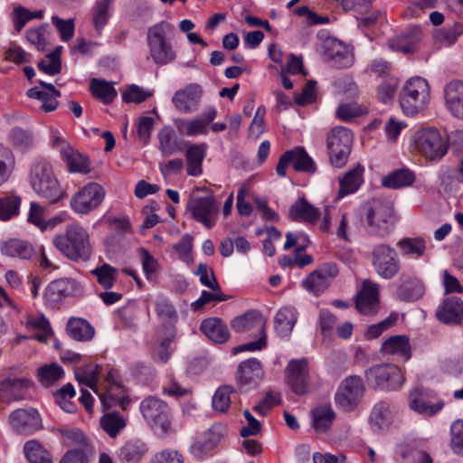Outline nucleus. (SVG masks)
Returning a JSON list of instances; mask_svg holds the SVG:
<instances>
[{
  "instance_id": "31",
  "label": "nucleus",
  "mask_w": 463,
  "mask_h": 463,
  "mask_svg": "<svg viewBox=\"0 0 463 463\" xmlns=\"http://www.w3.org/2000/svg\"><path fill=\"white\" fill-rule=\"evenodd\" d=\"M288 217L295 222L314 224L320 217V211L310 204L305 197H301L289 208Z\"/></svg>"
},
{
  "instance_id": "15",
  "label": "nucleus",
  "mask_w": 463,
  "mask_h": 463,
  "mask_svg": "<svg viewBox=\"0 0 463 463\" xmlns=\"http://www.w3.org/2000/svg\"><path fill=\"white\" fill-rule=\"evenodd\" d=\"M324 57L332 66L338 69L349 68L354 63V54L349 45L334 37L324 41Z\"/></svg>"
},
{
  "instance_id": "5",
  "label": "nucleus",
  "mask_w": 463,
  "mask_h": 463,
  "mask_svg": "<svg viewBox=\"0 0 463 463\" xmlns=\"http://www.w3.org/2000/svg\"><path fill=\"white\" fill-rule=\"evenodd\" d=\"M411 147L430 161L440 160L449 149V143L435 128L416 130L411 137Z\"/></svg>"
},
{
  "instance_id": "6",
  "label": "nucleus",
  "mask_w": 463,
  "mask_h": 463,
  "mask_svg": "<svg viewBox=\"0 0 463 463\" xmlns=\"http://www.w3.org/2000/svg\"><path fill=\"white\" fill-rule=\"evenodd\" d=\"M232 326L236 332H246L256 329L260 336L256 341L249 342L233 349V354L243 351H260L267 346L266 319L258 310L250 309L243 315L236 317L232 321Z\"/></svg>"
},
{
  "instance_id": "46",
  "label": "nucleus",
  "mask_w": 463,
  "mask_h": 463,
  "mask_svg": "<svg viewBox=\"0 0 463 463\" xmlns=\"http://www.w3.org/2000/svg\"><path fill=\"white\" fill-rule=\"evenodd\" d=\"M158 141V149L165 156H170L179 150L175 131L170 126H165L159 131Z\"/></svg>"
},
{
  "instance_id": "3",
  "label": "nucleus",
  "mask_w": 463,
  "mask_h": 463,
  "mask_svg": "<svg viewBox=\"0 0 463 463\" xmlns=\"http://www.w3.org/2000/svg\"><path fill=\"white\" fill-rule=\"evenodd\" d=\"M30 184L42 198L53 203L61 200L64 193L56 178L52 165L44 159L35 161L30 169Z\"/></svg>"
},
{
  "instance_id": "21",
  "label": "nucleus",
  "mask_w": 463,
  "mask_h": 463,
  "mask_svg": "<svg viewBox=\"0 0 463 463\" xmlns=\"http://www.w3.org/2000/svg\"><path fill=\"white\" fill-rule=\"evenodd\" d=\"M263 375L260 362L256 358H250L239 364L236 381L241 389L247 391L256 387Z\"/></svg>"
},
{
  "instance_id": "9",
  "label": "nucleus",
  "mask_w": 463,
  "mask_h": 463,
  "mask_svg": "<svg viewBox=\"0 0 463 463\" xmlns=\"http://www.w3.org/2000/svg\"><path fill=\"white\" fill-rule=\"evenodd\" d=\"M353 139L352 131L345 127L334 128L327 134L329 161L334 167L341 168L345 165L352 150Z\"/></svg>"
},
{
  "instance_id": "30",
  "label": "nucleus",
  "mask_w": 463,
  "mask_h": 463,
  "mask_svg": "<svg viewBox=\"0 0 463 463\" xmlns=\"http://www.w3.org/2000/svg\"><path fill=\"white\" fill-rule=\"evenodd\" d=\"M444 402L439 400L431 404L426 400V395L420 389H414L409 394L410 408L419 414L425 416H434L444 408Z\"/></svg>"
},
{
  "instance_id": "43",
  "label": "nucleus",
  "mask_w": 463,
  "mask_h": 463,
  "mask_svg": "<svg viewBox=\"0 0 463 463\" xmlns=\"http://www.w3.org/2000/svg\"><path fill=\"white\" fill-rule=\"evenodd\" d=\"M415 182V174L408 168H401L391 172L382 180L384 187L399 189L411 186Z\"/></svg>"
},
{
  "instance_id": "11",
  "label": "nucleus",
  "mask_w": 463,
  "mask_h": 463,
  "mask_svg": "<svg viewBox=\"0 0 463 463\" xmlns=\"http://www.w3.org/2000/svg\"><path fill=\"white\" fill-rule=\"evenodd\" d=\"M372 265L376 274L384 279L394 278L401 269V261L394 248L379 243L372 250Z\"/></svg>"
},
{
  "instance_id": "7",
  "label": "nucleus",
  "mask_w": 463,
  "mask_h": 463,
  "mask_svg": "<svg viewBox=\"0 0 463 463\" xmlns=\"http://www.w3.org/2000/svg\"><path fill=\"white\" fill-rule=\"evenodd\" d=\"M429 99V83L421 77L408 80L400 95L401 108L406 116H415L422 111Z\"/></svg>"
},
{
  "instance_id": "14",
  "label": "nucleus",
  "mask_w": 463,
  "mask_h": 463,
  "mask_svg": "<svg viewBox=\"0 0 463 463\" xmlns=\"http://www.w3.org/2000/svg\"><path fill=\"white\" fill-rule=\"evenodd\" d=\"M227 435V427L222 423H214L207 430L200 433L190 447V453L202 459L210 454Z\"/></svg>"
},
{
  "instance_id": "35",
  "label": "nucleus",
  "mask_w": 463,
  "mask_h": 463,
  "mask_svg": "<svg viewBox=\"0 0 463 463\" xmlns=\"http://www.w3.org/2000/svg\"><path fill=\"white\" fill-rule=\"evenodd\" d=\"M381 352L384 354L399 356L407 361L411 355L410 340L404 335H392L383 343Z\"/></svg>"
},
{
  "instance_id": "53",
  "label": "nucleus",
  "mask_w": 463,
  "mask_h": 463,
  "mask_svg": "<svg viewBox=\"0 0 463 463\" xmlns=\"http://www.w3.org/2000/svg\"><path fill=\"white\" fill-rule=\"evenodd\" d=\"M21 202V197L15 194L0 197V221L6 222L17 216Z\"/></svg>"
},
{
  "instance_id": "60",
  "label": "nucleus",
  "mask_w": 463,
  "mask_h": 463,
  "mask_svg": "<svg viewBox=\"0 0 463 463\" xmlns=\"http://www.w3.org/2000/svg\"><path fill=\"white\" fill-rule=\"evenodd\" d=\"M367 113L368 109L357 103H341L336 109V116L343 121H350Z\"/></svg>"
},
{
  "instance_id": "1",
  "label": "nucleus",
  "mask_w": 463,
  "mask_h": 463,
  "mask_svg": "<svg viewBox=\"0 0 463 463\" xmlns=\"http://www.w3.org/2000/svg\"><path fill=\"white\" fill-rule=\"evenodd\" d=\"M55 249L71 261H88L92 255L90 233L79 223L66 226L64 232L52 238Z\"/></svg>"
},
{
  "instance_id": "37",
  "label": "nucleus",
  "mask_w": 463,
  "mask_h": 463,
  "mask_svg": "<svg viewBox=\"0 0 463 463\" xmlns=\"http://www.w3.org/2000/svg\"><path fill=\"white\" fill-rule=\"evenodd\" d=\"M298 319L297 309L293 307H283L274 317L275 330L279 335L288 336Z\"/></svg>"
},
{
  "instance_id": "42",
  "label": "nucleus",
  "mask_w": 463,
  "mask_h": 463,
  "mask_svg": "<svg viewBox=\"0 0 463 463\" xmlns=\"http://www.w3.org/2000/svg\"><path fill=\"white\" fill-rule=\"evenodd\" d=\"M91 95L104 104H109L116 99L118 92L112 82L102 79H91L90 81Z\"/></svg>"
},
{
  "instance_id": "55",
  "label": "nucleus",
  "mask_w": 463,
  "mask_h": 463,
  "mask_svg": "<svg viewBox=\"0 0 463 463\" xmlns=\"http://www.w3.org/2000/svg\"><path fill=\"white\" fill-rule=\"evenodd\" d=\"M26 327L38 331L33 338L41 343H45L52 334L51 325L43 315L29 317L26 321Z\"/></svg>"
},
{
  "instance_id": "18",
  "label": "nucleus",
  "mask_w": 463,
  "mask_h": 463,
  "mask_svg": "<svg viewBox=\"0 0 463 463\" xmlns=\"http://www.w3.org/2000/svg\"><path fill=\"white\" fill-rule=\"evenodd\" d=\"M193 218L206 229H212L216 223L219 203L212 195L195 198L189 205Z\"/></svg>"
},
{
  "instance_id": "25",
  "label": "nucleus",
  "mask_w": 463,
  "mask_h": 463,
  "mask_svg": "<svg viewBox=\"0 0 463 463\" xmlns=\"http://www.w3.org/2000/svg\"><path fill=\"white\" fill-rule=\"evenodd\" d=\"M400 285L397 288L398 298L406 302L420 299L425 293V286L422 280L412 274H402Z\"/></svg>"
},
{
  "instance_id": "8",
  "label": "nucleus",
  "mask_w": 463,
  "mask_h": 463,
  "mask_svg": "<svg viewBox=\"0 0 463 463\" xmlns=\"http://www.w3.org/2000/svg\"><path fill=\"white\" fill-rule=\"evenodd\" d=\"M364 376L369 387L387 392L399 390L405 382L402 370L392 364H375L365 371Z\"/></svg>"
},
{
  "instance_id": "39",
  "label": "nucleus",
  "mask_w": 463,
  "mask_h": 463,
  "mask_svg": "<svg viewBox=\"0 0 463 463\" xmlns=\"http://www.w3.org/2000/svg\"><path fill=\"white\" fill-rule=\"evenodd\" d=\"M422 32L419 27H412L403 35L397 37L391 43L393 50L402 52L405 54H411L417 51L418 43L421 40Z\"/></svg>"
},
{
  "instance_id": "59",
  "label": "nucleus",
  "mask_w": 463,
  "mask_h": 463,
  "mask_svg": "<svg viewBox=\"0 0 463 463\" xmlns=\"http://www.w3.org/2000/svg\"><path fill=\"white\" fill-rule=\"evenodd\" d=\"M233 392V388L229 385L219 387L215 391L212 401L213 410L222 413L226 412L230 408L232 402L231 395Z\"/></svg>"
},
{
  "instance_id": "22",
  "label": "nucleus",
  "mask_w": 463,
  "mask_h": 463,
  "mask_svg": "<svg viewBox=\"0 0 463 463\" xmlns=\"http://www.w3.org/2000/svg\"><path fill=\"white\" fill-rule=\"evenodd\" d=\"M437 319L445 325H459L463 320V300L458 297H448L435 311Z\"/></svg>"
},
{
  "instance_id": "45",
  "label": "nucleus",
  "mask_w": 463,
  "mask_h": 463,
  "mask_svg": "<svg viewBox=\"0 0 463 463\" xmlns=\"http://www.w3.org/2000/svg\"><path fill=\"white\" fill-rule=\"evenodd\" d=\"M75 377L80 385H86L92 389L98 395L97 383L100 373V367L95 364H89L85 366L77 367L74 371Z\"/></svg>"
},
{
  "instance_id": "56",
  "label": "nucleus",
  "mask_w": 463,
  "mask_h": 463,
  "mask_svg": "<svg viewBox=\"0 0 463 463\" xmlns=\"http://www.w3.org/2000/svg\"><path fill=\"white\" fill-rule=\"evenodd\" d=\"M370 421L378 430L387 427L391 421L390 404L387 402L376 403L371 412Z\"/></svg>"
},
{
  "instance_id": "33",
  "label": "nucleus",
  "mask_w": 463,
  "mask_h": 463,
  "mask_svg": "<svg viewBox=\"0 0 463 463\" xmlns=\"http://www.w3.org/2000/svg\"><path fill=\"white\" fill-rule=\"evenodd\" d=\"M1 252L5 256L24 260H31L35 255V250L31 242L16 238L3 242Z\"/></svg>"
},
{
  "instance_id": "63",
  "label": "nucleus",
  "mask_w": 463,
  "mask_h": 463,
  "mask_svg": "<svg viewBox=\"0 0 463 463\" xmlns=\"http://www.w3.org/2000/svg\"><path fill=\"white\" fill-rule=\"evenodd\" d=\"M450 448L454 453L463 456V420H454L450 426Z\"/></svg>"
},
{
  "instance_id": "61",
  "label": "nucleus",
  "mask_w": 463,
  "mask_h": 463,
  "mask_svg": "<svg viewBox=\"0 0 463 463\" xmlns=\"http://www.w3.org/2000/svg\"><path fill=\"white\" fill-rule=\"evenodd\" d=\"M173 339L171 337H165L154 344L151 348V354L155 361L160 363H167L171 357L174 349L171 347Z\"/></svg>"
},
{
  "instance_id": "10",
  "label": "nucleus",
  "mask_w": 463,
  "mask_h": 463,
  "mask_svg": "<svg viewBox=\"0 0 463 463\" xmlns=\"http://www.w3.org/2000/svg\"><path fill=\"white\" fill-rule=\"evenodd\" d=\"M139 411L151 428L159 430L163 434L172 431L170 410L164 401L148 396L141 402Z\"/></svg>"
},
{
  "instance_id": "41",
  "label": "nucleus",
  "mask_w": 463,
  "mask_h": 463,
  "mask_svg": "<svg viewBox=\"0 0 463 463\" xmlns=\"http://www.w3.org/2000/svg\"><path fill=\"white\" fill-rule=\"evenodd\" d=\"M147 452L146 445L140 439H130L120 449L119 458L122 463H138Z\"/></svg>"
},
{
  "instance_id": "50",
  "label": "nucleus",
  "mask_w": 463,
  "mask_h": 463,
  "mask_svg": "<svg viewBox=\"0 0 463 463\" xmlns=\"http://www.w3.org/2000/svg\"><path fill=\"white\" fill-rule=\"evenodd\" d=\"M139 258L142 264V270L148 281H156L160 272V264L146 249L140 248L138 250Z\"/></svg>"
},
{
  "instance_id": "38",
  "label": "nucleus",
  "mask_w": 463,
  "mask_h": 463,
  "mask_svg": "<svg viewBox=\"0 0 463 463\" xmlns=\"http://www.w3.org/2000/svg\"><path fill=\"white\" fill-rule=\"evenodd\" d=\"M364 167L357 165L352 170L348 171L339 180V191L337 193V199H341L345 195L355 193L363 184Z\"/></svg>"
},
{
  "instance_id": "2",
  "label": "nucleus",
  "mask_w": 463,
  "mask_h": 463,
  "mask_svg": "<svg viewBox=\"0 0 463 463\" xmlns=\"http://www.w3.org/2000/svg\"><path fill=\"white\" fill-rule=\"evenodd\" d=\"M175 26L169 22H159L147 29L146 43L150 57L157 66L173 62L176 58L170 36Z\"/></svg>"
},
{
  "instance_id": "64",
  "label": "nucleus",
  "mask_w": 463,
  "mask_h": 463,
  "mask_svg": "<svg viewBox=\"0 0 463 463\" xmlns=\"http://www.w3.org/2000/svg\"><path fill=\"white\" fill-rule=\"evenodd\" d=\"M149 463H184V458L176 449H165L153 455Z\"/></svg>"
},
{
  "instance_id": "44",
  "label": "nucleus",
  "mask_w": 463,
  "mask_h": 463,
  "mask_svg": "<svg viewBox=\"0 0 463 463\" xmlns=\"http://www.w3.org/2000/svg\"><path fill=\"white\" fill-rule=\"evenodd\" d=\"M112 14L111 0H97L92 7L93 26L99 35Z\"/></svg>"
},
{
  "instance_id": "52",
  "label": "nucleus",
  "mask_w": 463,
  "mask_h": 463,
  "mask_svg": "<svg viewBox=\"0 0 463 463\" xmlns=\"http://www.w3.org/2000/svg\"><path fill=\"white\" fill-rule=\"evenodd\" d=\"M64 376L63 368L57 364L43 365L37 370V378L43 387H50Z\"/></svg>"
},
{
  "instance_id": "23",
  "label": "nucleus",
  "mask_w": 463,
  "mask_h": 463,
  "mask_svg": "<svg viewBox=\"0 0 463 463\" xmlns=\"http://www.w3.org/2000/svg\"><path fill=\"white\" fill-rule=\"evenodd\" d=\"M39 84L42 89L39 87L31 88L27 90V96L42 102L39 108L41 111L44 113L54 111L58 107L57 98L61 96V92L51 83L39 80Z\"/></svg>"
},
{
  "instance_id": "20",
  "label": "nucleus",
  "mask_w": 463,
  "mask_h": 463,
  "mask_svg": "<svg viewBox=\"0 0 463 463\" xmlns=\"http://www.w3.org/2000/svg\"><path fill=\"white\" fill-rule=\"evenodd\" d=\"M286 381L293 392L298 395L306 393L308 386L307 363L305 359L291 360L286 370Z\"/></svg>"
},
{
  "instance_id": "32",
  "label": "nucleus",
  "mask_w": 463,
  "mask_h": 463,
  "mask_svg": "<svg viewBox=\"0 0 463 463\" xmlns=\"http://www.w3.org/2000/svg\"><path fill=\"white\" fill-rule=\"evenodd\" d=\"M206 143L193 144L185 151L186 173L190 176H199L203 174V162L207 155Z\"/></svg>"
},
{
  "instance_id": "34",
  "label": "nucleus",
  "mask_w": 463,
  "mask_h": 463,
  "mask_svg": "<svg viewBox=\"0 0 463 463\" xmlns=\"http://www.w3.org/2000/svg\"><path fill=\"white\" fill-rule=\"evenodd\" d=\"M201 331L213 342L225 343L230 337V332L226 324L218 317L204 319L200 326Z\"/></svg>"
},
{
  "instance_id": "58",
  "label": "nucleus",
  "mask_w": 463,
  "mask_h": 463,
  "mask_svg": "<svg viewBox=\"0 0 463 463\" xmlns=\"http://www.w3.org/2000/svg\"><path fill=\"white\" fill-rule=\"evenodd\" d=\"M14 165L15 159L11 149L0 144V185L10 178Z\"/></svg>"
},
{
  "instance_id": "36",
  "label": "nucleus",
  "mask_w": 463,
  "mask_h": 463,
  "mask_svg": "<svg viewBox=\"0 0 463 463\" xmlns=\"http://www.w3.org/2000/svg\"><path fill=\"white\" fill-rule=\"evenodd\" d=\"M67 334L79 342L90 341L95 335V329L86 319L71 317L66 325Z\"/></svg>"
},
{
  "instance_id": "26",
  "label": "nucleus",
  "mask_w": 463,
  "mask_h": 463,
  "mask_svg": "<svg viewBox=\"0 0 463 463\" xmlns=\"http://www.w3.org/2000/svg\"><path fill=\"white\" fill-rule=\"evenodd\" d=\"M379 297V287L376 283L364 280L359 292L355 306L364 315L373 314L376 311Z\"/></svg>"
},
{
  "instance_id": "51",
  "label": "nucleus",
  "mask_w": 463,
  "mask_h": 463,
  "mask_svg": "<svg viewBox=\"0 0 463 463\" xmlns=\"http://www.w3.org/2000/svg\"><path fill=\"white\" fill-rule=\"evenodd\" d=\"M90 274L96 278L98 283L104 289H109L114 286L118 271L111 265L103 263L90 270Z\"/></svg>"
},
{
  "instance_id": "13",
  "label": "nucleus",
  "mask_w": 463,
  "mask_h": 463,
  "mask_svg": "<svg viewBox=\"0 0 463 463\" xmlns=\"http://www.w3.org/2000/svg\"><path fill=\"white\" fill-rule=\"evenodd\" d=\"M288 165H292L295 171L300 173L314 174L317 171L314 160L302 146H297L282 154L276 167L277 174L282 177L286 176Z\"/></svg>"
},
{
  "instance_id": "48",
  "label": "nucleus",
  "mask_w": 463,
  "mask_h": 463,
  "mask_svg": "<svg viewBox=\"0 0 463 463\" xmlns=\"http://www.w3.org/2000/svg\"><path fill=\"white\" fill-rule=\"evenodd\" d=\"M103 430L111 438H115L127 425V420L118 411L106 413L100 419Z\"/></svg>"
},
{
  "instance_id": "47",
  "label": "nucleus",
  "mask_w": 463,
  "mask_h": 463,
  "mask_svg": "<svg viewBox=\"0 0 463 463\" xmlns=\"http://www.w3.org/2000/svg\"><path fill=\"white\" fill-rule=\"evenodd\" d=\"M463 33V24L454 23L451 26L436 29L433 32V39L436 43L444 46H451L457 43L458 38Z\"/></svg>"
},
{
  "instance_id": "27",
  "label": "nucleus",
  "mask_w": 463,
  "mask_h": 463,
  "mask_svg": "<svg viewBox=\"0 0 463 463\" xmlns=\"http://www.w3.org/2000/svg\"><path fill=\"white\" fill-rule=\"evenodd\" d=\"M62 161L69 172L87 175L90 172V161L88 156L75 151L69 144H64L60 149Z\"/></svg>"
},
{
  "instance_id": "17",
  "label": "nucleus",
  "mask_w": 463,
  "mask_h": 463,
  "mask_svg": "<svg viewBox=\"0 0 463 463\" xmlns=\"http://www.w3.org/2000/svg\"><path fill=\"white\" fill-rule=\"evenodd\" d=\"M82 288L74 279L62 278L52 281L44 292L46 302L52 307H55L67 298L80 294Z\"/></svg>"
},
{
  "instance_id": "62",
  "label": "nucleus",
  "mask_w": 463,
  "mask_h": 463,
  "mask_svg": "<svg viewBox=\"0 0 463 463\" xmlns=\"http://www.w3.org/2000/svg\"><path fill=\"white\" fill-rule=\"evenodd\" d=\"M329 285L330 284L325 280V278L321 277V275H318L315 271H312L302 281L303 288L315 296H318L324 292Z\"/></svg>"
},
{
  "instance_id": "16",
  "label": "nucleus",
  "mask_w": 463,
  "mask_h": 463,
  "mask_svg": "<svg viewBox=\"0 0 463 463\" xmlns=\"http://www.w3.org/2000/svg\"><path fill=\"white\" fill-rule=\"evenodd\" d=\"M364 391L362 379L356 375L349 376L335 393V403L345 411H352L363 397Z\"/></svg>"
},
{
  "instance_id": "19",
  "label": "nucleus",
  "mask_w": 463,
  "mask_h": 463,
  "mask_svg": "<svg viewBox=\"0 0 463 463\" xmlns=\"http://www.w3.org/2000/svg\"><path fill=\"white\" fill-rule=\"evenodd\" d=\"M12 428L20 434L30 435L43 428L40 413L37 410L18 409L9 417Z\"/></svg>"
},
{
  "instance_id": "54",
  "label": "nucleus",
  "mask_w": 463,
  "mask_h": 463,
  "mask_svg": "<svg viewBox=\"0 0 463 463\" xmlns=\"http://www.w3.org/2000/svg\"><path fill=\"white\" fill-rule=\"evenodd\" d=\"M24 454L30 463H52L51 454L37 440L24 444Z\"/></svg>"
},
{
  "instance_id": "40",
  "label": "nucleus",
  "mask_w": 463,
  "mask_h": 463,
  "mask_svg": "<svg viewBox=\"0 0 463 463\" xmlns=\"http://www.w3.org/2000/svg\"><path fill=\"white\" fill-rule=\"evenodd\" d=\"M312 426L317 432H326L335 418V413L329 403L320 404L311 411Z\"/></svg>"
},
{
  "instance_id": "12",
  "label": "nucleus",
  "mask_w": 463,
  "mask_h": 463,
  "mask_svg": "<svg viewBox=\"0 0 463 463\" xmlns=\"http://www.w3.org/2000/svg\"><path fill=\"white\" fill-rule=\"evenodd\" d=\"M105 189L96 182H90L72 195L71 208L79 214H88L96 210L104 201Z\"/></svg>"
},
{
  "instance_id": "29",
  "label": "nucleus",
  "mask_w": 463,
  "mask_h": 463,
  "mask_svg": "<svg viewBox=\"0 0 463 463\" xmlns=\"http://www.w3.org/2000/svg\"><path fill=\"white\" fill-rule=\"evenodd\" d=\"M446 107L455 117L463 119V82L453 80L444 90Z\"/></svg>"
},
{
  "instance_id": "28",
  "label": "nucleus",
  "mask_w": 463,
  "mask_h": 463,
  "mask_svg": "<svg viewBox=\"0 0 463 463\" xmlns=\"http://www.w3.org/2000/svg\"><path fill=\"white\" fill-rule=\"evenodd\" d=\"M216 117L217 109L210 108L201 117L188 121H182L178 128L189 137L205 135L208 132V126L213 122Z\"/></svg>"
},
{
  "instance_id": "24",
  "label": "nucleus",
  "mask_w": 463,
  "mask_h": 463,
  "mask_svg": "<svg viewBox=\"0 0 463 463\" xmlns=\"http://www.w3.org/2000/svg\"><path fill=\"white\" fill-rule=\"evenodd\" d=\"M202 90L198 84H189L183 90H177L172 101L175 107L183 113L194 111L200 102Z\"/></svg>"
},
{
  "instance_id": "4",
  "label": "nucleus",
  "mask_w": 463,
  "mask_h": 463,
  "mask_svg": "<svg viewBox=\"0 0 463 463\" xmlns=\"http://www.w3.org/2000/svg\"><path fill=\"white\" fill-rule=\"evenodd\" d=\"M365 220L370 234L379 238L387 237L394 230L396 222L392 204L386 200H372L366 206Z\"/></svg>"
},
{
  "instance_id": "49",
  "label": "nucleus",
  "mask_w": 463,
  "mask_h": 463,
  "mask_svg": "<svg viewBox=\"0 0 463 463\" xmlns=\"http://www.w3.org/2000/svg\"><path fill=\"white\" fill-rule=\"evenodd\" d=\"M402 255L420 258L426 251V241L421 237L403 238L397 243Z\"/></svg>"
},
{
  "instance_id": "57",
  "label": "nucleus",
  "mask_w": 463,
  "mask_h": 463,
  "mask_svg": "<svg viewBox=\"0 0 463 463\" xmlns=\"http://www.w3.org/2000/svg\"><path fill=\"white\" fill-rule=\"evenodd\" d=\"M99 397L105 407L119 405L123 411H127L131 402L129 396L125 393L123 388L122 392L116 391L114 392H112V388H109L107 392L99 393Z\"/></svg>"
}]
</instances>
